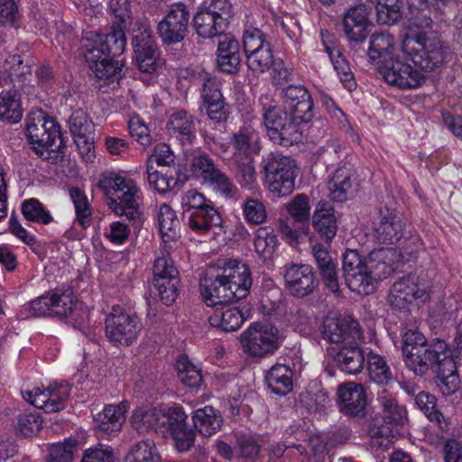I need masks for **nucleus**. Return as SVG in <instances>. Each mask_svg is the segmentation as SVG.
Instances as JSON below:
<instances>
[{
    "label": "nucleus",
    "instance_id": "nucleus-3",
    "mask_svg": "<svg viewBox=\"0 0 462 462\" xmlns=\"http://www.w3.org/2000/svg\"><path fill=\"white\" fill-rule=\"evenodd\" d=\"M125 43V36L120 30L107 34L88 32L83 36L82 54L96 77L105 84L118 83L123 64L117 59H109V56L123 53Z\"/></svg>",
    "mask_w": 462,
    "mask_h": 462
},
{
    "label": "nucleus",
    "instance_id": "nucleus-56",
    "mask_svg": "<svg viewBox=\"0 0 462 462\" xmlns=\"http://www.w3.org/2000/svg\"><path fill=\"white\" fill-rule=\"evenodd\" d=\"M128 462H161L153 441L143 440L136 443L127 457Z\"/></svg>",
    "mask_w": 462,
    "mask_h": 462
},
{
    "label": "nucleus",
    "instance_id": "nucleus-55",
    "mask_svg": "<svg viewBox=\"0 0 462 462\" xmlns=\"http://www.w3.org/2000/svg\"><path fill=\"white\" fill-rule=\"evenodd\" d=\"M178 378L189 387H197L202 381L200 371L190 363L187 356H180L176 363Z\"/></svg>",
    "mask_w": 462,
    "mask_h": 462
},
{
    "label": "nucleus",
    "instance_id": "nucleus-8",
    "mask_svg": "<svg viewBox=\"0 0 462 462\" xmlns=\"http://www.w3.org/2000/svg\"><path fill=\"white\" fill-rule=\"evenodd\" d=\"M25 134L35 152L55 151L60 147L61 133L58 123L42 110L32 111L25 120Z\"/></svg>",
    "mask_w": 462,
    "mask_h": 462
},
{
    "label": "nucleus",
    "instance_id": "nucleus-13",
    "mask_svg": "<svg viewBox=\"0 0 462 462\" xmlns=\"http://www.w3.org/2000/svg\"><path fill=\"white\" fill-rule=\"evenodd\" d=\"M179 282V273L169 252L162 251L153 264V285L165 305H171L177 299Z\"/></svg>",
    "mask_w": 462,
    "mask_h": 462
},
{
    "label": "nucleus",
    "instance_id": "nucleus-16",
    "mask_svg": "<svg viewBox=\"0 0 462 462\" xmlns=\"http://www.w3.org/2000/svg\"><path fill=\"white\" fill-rule=\"evenodd\" d=\"M23 398L38 409L46 412H56L65 406L69 395V386L66 383H52L46 390L34 388L23 392Z\"/></svg>",
    "mask_w": 462,
    "mask_h": 462
},
{
    "label": "nucleus",
    "instance_id": "nucleus-5",
    "mask_svg": "<svg viewBox=\"0 0 462 462\" xmlns=\"http://www.w3.org/2000/svg\"><path fill=\"white\" fill-rule=\"evenodd\" d=\"M402 353L407 367L416 374L438 368L452 355L445 341L435 339L428 343L423 334L417 329H409L403 334Z\"/></svg>",
    "mask_w": 462,
    "mask_h": 462
},
{
    "label": "nucleus",
    "instance_id": "nucleus-23",
    "mask_svg": "<svg viewBox=\"0 0 462 462\" xmlns=\"http://www.w3.org/2000/svg\"><path fill=\"white\" fill-rule=\"evenodd\" d=\"M340 411L347 415H358L366 405V392L361 383L347 382L337 388Z\"/></svg>",
    "mask_w": 462,
    "mask_h": 462
},
{
    "label": "nucleus",
    "instance_id": "nucleus-38",
    "mask_svg": "<svg viewBox=\"0 0 462 462\" xmlns=\"http://www.w3.org/2000/svg\"><path fill=\"white\" fill-rule=\"evenodd\" d=\"M192 420L197 430L205 437L215 434L222 425L220 414L211 406L196 410Z\"/></svg>",
    "mask_w": 462,
    "mask_h": 462
},
{
    "label": "nucleus",
    "instance_id": "nucleus-58",
    "mask_svg": "<svg viewBox=\"0 0 462 462\" xmlns=\"http://www.w3.org/2000/svg\"><path fill=\"white\" fill-rule=\"evenodd\" d=\"M217 169L211 158L206 153L195 155L190 162L189 171L192 176L199 180L202 184Z\"/></svg>",
    "mask_w": 462,
    "mask_h": 462
},
{
    "label": "nucleus",
    "instance_id": "nucleus-29",
    "mask_svg": "<svg viewBox=\"0 0 462 462\" xmlns=\"http://www.w3.org/2000/svg\"><path fill=\"white\" fill-rule=\"evenodd\" d=\"M158 228L165 247L171 248L180 237V223L175 211L168 204L160 205L157 211Z\"/></svg>",
    "mask_w": 462,
    "mask_h": 462
},
{
    "label": "nucleus",
    "instance_id": "nucleus-14",
    "mask_svg": "<svg viewBox=\"0 0 462 462\" xmlns=\"http://www.w3.org/2000/svg\"><path fill=\"white\" fill-rule=\"evenodd\" d=\"M143 324L135 315L110 313L106 318V336L115 345L129 346L142 331Z\"/></svg>",
    "mask_w": 462,
    "mask_h": 462
},
{
    "label": "nucleus",
    "instance_id": "nucleus-41",
    "mask_svg": "<svg viewBox=\"0 0 462 462\" xmlns=\"http://www.w3.org/2000/svg\"><path fill=\"white\" fill-rule=\"evenodd\" d=\"M162 406L152 407L149 405L138 407L133 412L131 423L139 431H146L150 429L157 430L161 427Z\"/></svg>",
    "mask_w": 462,
    "mask_h": 462
},
{
    "label": "nucleus",
    "instance_id": "nucleus-52",
    "mask_svg": "<svg viewBox=\"0 0 462 462\" xmlns=\"http://www.w3.org/2000/svg\"><path fill=\"white\" fill-rule=\"evenodd\" d=\"M236 163V178L244 188L252 189L256 184V171L252 157L245 156L243 159H234Z\"/></svg>",
    "mask_w": 462,
    "mask_h": 462
},
{
    "label": "nucleus",
    "instance_id": "nucleus-11",
    "mask_svg": "<svg viewBox=\"0 0 462 462\" xmlns=\"http://www.w3.org/2000/svg\"><path fill=\"white\" fill-rule=\"evenodd\" d=\"M343 273L348 288L359 294L373 293L378 282L368 264L356 250L347 249L343 254Z\"/></svg>",
    "mask_w": 462,
    "mask_h": 462
},
{
    "label": "nucleus",
    "instance_id": "nucleus-35",
    "mask_svg": "<svg viewBox=\"0 0 462 462\" xmlns=\"http://www.w3.org/2000/svg\"><path fill=\"white\" fill-rule=\"evenodd\" d=\"M353 174L347 168H338L332 179L328 182L331 199L343 202L353 196L356 186L352 180Z\"/></svg>",
    "mask_w": 462,
    "mask_h": 462
},
{
    "label": "nucleus",
    "instance_id": "nucleus-28",
    "mask_svg": "<svg viewBox=\"0 0 462 462\" xmlns=\"http://www.w3.org/2000/svg\"><path fill=\"white\" fill-rule=\"evenodd\" d=\"M312 254L325 285L332 292H337L339 289L337 263L329 252L324 245L315 244Z\"/></svg>",
    "mask_w": 462,
    "mask_h": 462
},
{
    "label": "nucleus",
    "instance_id": "nucleus-1",
    "mask_svg": "<svg viewBox=\"0 0 462 462\" xmlns=\"http://www.w3.org/2000/svg\"><path fill=\"white\" fill-rule=\"evenodd\" d=\"M431 24L430 17L421 14L410 20L401 42L387 32L371 36L367 55L386 83L402 90L418 88L426 73L442 64L443 46Z\"/></svg>",
    "mask_w": 462,
    "mask_h": 462
},
{
    "label": "nucleus",
    "instance_id": "nucleus-39",
    "mask_svg": "<svg viewBox=\"0 0 462 462\" xmlns=\"http://www.w3.org/2000/svg\"><path fill=\"white\" fill-rule=\"evenodd\" d=\"M23 117V108L17 89L0 93V121L15 124Z\"/></svg>",
    "mask_w": 462,
    "mask_h": 462
},
{
    "label": "nucleus",
    "instance_id": "nucleus-26",
    "mask_svg": "<svg viewBox=\"0 0 462 462\" xmlns=\"http://www.w3.org/2000/svg\"><path fill=\"white\" fill-rule=\"evenodd\" d=\"M285 102L295 120L307 123L313 117V102L309 91L302 86H289L284 91Z\"/></svg>",
    "mask_w": 462,
    "mask_h": 462
},
{
    "label": "nucleus",
    "instance_id": "nucleus-21",
    "mask_svg": "<svg viewBox=\"0 0 462 462\" xmlns=\"http://www.w3.org/2000/svg\"><path fill=\"white\" fill-rule=\"evenodd\" d=\"M402 258L399 249L390 246L375 248L364 257L377 282L390 276Z\"/></svg>",
    "mask_w": 462,
    "mask_h": 462
},
{
    "label": "nucleus",
    "instance_id": "nucleus-6",
    "mask_svg": "<svg viewBox=\"0 0 462 462\" xmlns=\"http://www.w3.org/2000/svg\"><path fill=\"white\" fill-rule=\"evenodd\" d=\"M377 400L382 407L383 420L377 419L372 423L369 429L370 444L373 448L385 450L396 439L398 425L403 422L406 411L386 389L378 393Z\"/></svg>",
    "mask_w": 462,
    "mask_h": 462
},
{
    "label": "nucleus",
    "instance_id": "nucleus-19",
    "mask_svg": "<svg viewBox=\"0 0 462 462\" xmlns=\"http://www.w3.org/2000/svg\"><path fill=\"white\" fill-rule=\"evenodd\" d=\"M189 14L182 4H174L158 24V32L163 42L175 43L186 35Z\"/></svg>",
    "mask_w": 462,
    "mask_h": 462
},
{
    "label": "nucleus",
    "instance_id": "nucleus-40",
    "mask_svg": "<svg viewBox=\"0 0 462 462\" xmlns=\"http://www.w3.org/2000/svg\"><path fill=\"white\" fill-rule=\"evenodd\" d=\"M438 386L444 395L456 393L459 387V377L453 356H449L437 368Z\"/></svg>",
    "mask_w": 462,
    "mask_h": 462
},
{
    "label": "nucleus",
    "instance_id": "nucleus-64",
    "mask_svg": "<svg viewBox=\"0 0 462 462\" xmlns=\"http://www.w3.org/2000/svg\"><path fill=\"white\" fill-rule=\"evenodd\" d=\"M128 129L130 134L141 145L148 146L152 143L150 129L145 122L137 115L130 117L128 121Z\"/></svg>",
    "mask_w": 462,
    "mask_h": 462
},
{
    "label": "nucleus",
    "instance_id": "nucleus-25",
    "mask_svg": "<svg viewBox=\"0 0 462 462\" xmlns=\"http://www.w3.org/2000/svg\"><path fill=\"white\" fill-rule=\"evenodd\" d=\"M344 32L350 41L364 42L370 32L368 10L365 5L350 8L344 16Z\"/></svg>",
    "mask_w": 462,
    "mask_h": 462
},
{
    "label": "nucleus",
    "instance_id": "nucleus-59",
    "mask_svg": "<svg viewBox=\"0 0 462 462\" xmlns=\"http://www.w3.org/2000/svg\"><path fill=\"white\" fill-rule=\"evenodd\" d=\"M186 419L187 414L182 407L162 405L161 426L167 427L171 433L187 425Z\"/></svg>",
    "mask_w": 462,
    "mask_h": 462
},
{
    "label": "nucleus",
    "instance_id": "nucleus-49",
    "mask_svg": "<svg viewBox=\"0 0 462 462\" xmlns=\"http://www.w3.org/2000/svg\"><path fill=\"white\" fill-rule=\"evenodd\" d=\"M416 406L430 420L436 421L439 427L445 430L448 426L443 415L436 410V398L425 392H419L414 398Z\"/></svg>",
    "mask_w": 462,
    "mask_h": 462
},
{
    "label": "nucleus",
    "instance_id": "nucleus-17",
    "mask_svg": "<svg viewBox=\"0 0 462 462\" xmlns=\"http://www.w3.org/2000/svg\"><path fill=\"white\" fill-rule=\"evenodd\" d=\"M323 337L331 343L351 344L362 337L356 320L342 316H327L323 322Z\"/></svg>",
    "mask_w": 462,
    "mask_h": 462
},
{
    "label": "nucleus",
    "instance_id": "nucleus-61",
    "mask_svg": "<svg viewBox=\"0 0 462 462\" xmlns=\"http://www.w3.org/2000/svg\"><path fill=\"white\" fill-rule=\"evenodd\" d=\"M69 127L74 138L91 135L93 133L92 121L83 110H76L72 113L69 120Z\"/></svg>",
    "mask_w": 462,
    "mask_h": 462
},
{
    "label": "nucleus",
    "instance_id": "nucleus-32",
    "mask_svg": "<svg viewBox=\"0 0 462 462\" xmlns=\"http://www.w3.org/2000/svg\"><path fill=\"white\" fill-rule=\"evenodd\" d=\"M335 361L340 370L346 374H356L360 373L364 367L365 355L358 346V341L343 344V346L335 356Z\"/></svg>",
    "mask_w": 462,
    "mask_h": 462
},
{
    "label": "nucleus",
    "instance_id": "nucleus-20",
    "mask_svg": "<svg viewBox=\"0 0 462 462\" xmlns=\"http://www.w3.org/2000/svg\"><path fill=\"white\" fill-rule=\"evenodd\" d=\"M427 294V285L415 275H409L397 281L389 294L390 304L399 310L408 308L416 299H423Z\"/></svg>",
    "mask_w": 462,
    "mask_h": 462
},
{
    "label": "nucleus",
    "instance_id": "nucleus-2",
    "mask_svg": "<svg viewBox=\"0 0 462 462\" xmlns=\"http://www.w3.org/2000/svg\"><path fill=\"white\" fill-rule=\"evenodd\" d=\"M251 286L249 267L236 259L223 260L210 266L199 283L202 299L211 307L245 298Z\"/></svg>",
    "mask_w": 462,
    "mask_h": 462
},
{
    "label": "nucleus",
    "instance_id": "nucleus-47",
    "mask_svg": "<svg viewBox=\"0 0 462 462\" xmlns=\"http://www.w3.org/2000/svg\"><path fill=\"white\" fill-rule=\"evenodd\" d=\"M171 132L182 143H189L194 136L193 120L186 112L179 111L170 119Z\"/></svg>",
    "mask_w": 462,
    "mask_h": 462
},
{
    "label": "nucleus",
    "instance_id": "nucleus-42",
    "mask_svg": "<svg viewBox=\"0 0 462 462\" xmlns=\"http://www.w3.org/2000/svg\"><path fill=\"white\" fill-rule=\"evenodd\" d=\"M254 246L255 253L263 260L272 259L278 247L274 230L270 226L259 227L254 234Z\"/></svg>",
    "mask_w": 462,
    "mask_h": 462
},
{
    "label": "nucleus",
    "instance_id": "nucleus-15",
    "mask_svg": "<svg viewBox=\"0 0 462 462\" xmlns=\"http://www.w3.org/2000/svg\"><path fill=\"white\" fill-rule=\"evenodd\" d=\"M134 59L138 69L152 73L160 66L159 53L149 25L142 23L133 40Z\"/></svg>",
    "mask_w": 462,
    "mask_h": 462
},
{
    "label": "nucleus",
    "instance_id": "nucleus-24",
    "mask_svg": "<svg viewBox=\"0 0 462 462\" xmlns=\"http://www.w3.org/2000/svg\"><path fill=\"white\" fill-rule=\"evenodd\" d=\"M403 223L393 211L380 212L374 221V237L379 244L394 245L402 236Z\"/></svg>",
    "mask_w": 462,
    "mask_h": 462
},
{
    "label": "nucleus",
    "instance_id": "nucleus-45",
    "mask_svg": "<svg viewBox=\"0 0 462 462\" xmlns=\"http://www.w3.org/2000/svg\"><path fill=\"white\" fill-rule=\"evenodd\" d=\"M6 65L9 66L10 75L14 81V87L21 89H25L29 94L32 88L28 83L31 79L30 67L23 63L20 55H12L6 60Z\"/></svg>",
    "mask_w": 462,
    "mask_h": 462
},
{
    "label": "nucleus",
    "instance_id": "nucleus-36",
    "mask_svg": "<svg viewBox=\"0 0 462 462\" xmlns=\"http://www.w3.org/2000/svg\"><path fill=\"white\" fill-rule=\"evenodd\" d=\"M313 226L321 236L330 242L337 231V219L334 209L325 203H319L313 214Z\"/></svg>",
    "mask_w": 462,
    "mask_h": 462
},
{
    "label": "nucleus",
    "instance_id": "nucleus-46",
    "mask_svg": "<svg viewBox=\"0 0 462 462\" xmlns=\"http://www.w3.org/2000/svg\"><path fill=\"white\" fill-rule=\"evenodd\" d=\"M369 378L378 384H387L393 380L392 371L383 356L370 352L367 354Z\"/></svg>",
    "mask_w": 462,
    "mask_h": 462
},
{
    "label": "nucleus",
    "instance_id": "nucleus-57",
    "mask_svg": "<svg viewBox=\"0 0 462 462\" xmlns=\"http://www.w3.org/2000/svg\"><path fill=\"white\" fill-rule=\"evenodd\" d=\"M400 0H377V20L382 24H393L401 18Z\"/></svg>",
    "mask_w": 462,
    "mask_h": 462
},
{
    "label": "nucleus",
    "instance_id": "nucleus-27",
    "mask_svg": "<svg viewBox=\"0 0 462 462\" xmlns=\"http://www.w3.org/2000/svg\"><path fill=\"white\" fill-rule=\"evenodd\" d=\"M53 301V316L69 317L83 322L88 317V311L83 309L82 303L76 300L70 288L55 290L51 291Z\"/></svg>",
    "mask_w": 462,
    "mask_h": 462
},
{
    "label": "nucleus",
    "instance_id": "nucleus-48",
    "mask_svg": "<svg viewBox=\"0 0 462 462\" xmlns=\"http://www.w3.org/2000/svg\"><path fill=\"white\" fill-rule=\"evenodd\" d=\"M208 208L202 210V212H190L188 217L189 227L200 234L208 233L210 230H213V232L217 234L215 229H221L223 222L222 217L217 210L218 221L211 220V217L208 215Z\"/></svg>",
    "mask_w": 462,
    "mask_h": 462
},
{
    "label": "nucleus",
    "instance_id": "nucleus-43",
    "mask_svg": "<svg viewBox=\"0 0 462 462\" xmlns=\"http://www.w3.org/2000/svg\"><path fill=\"white\" fill-rule=\"evenodd\" d=\"M21 212L28 222L48 226L53 221L51 211L35 198L24 199L21 203Z\"/></svg>",
    "mask_w": 462,
    "mask_h": 462
},
{
    "label": "nucleus",
    "instance_id": "nucleus-54",
    "mask_svg": "<svg viewBox=\"0 0 462 462\" xmlns=\"http://www.w3.org/2000/svg\"><path fill=\"white\" fill-rule=\"evenodd\" d=\"M109 9L115 17L112 30H120L125 34V30L128 29L131 23V11L129 9L128 0H109Z\"/></svg>",
    "mask_w": 462,
    "mask_h": 462
},
{
    "label": "nucleus",
    "instance_id": "nucleus-51",
    "mask_svg": "<svg viewBox=\"0 0 462 462\" xmlns=\"http://www.w3.org/2000/svg\"><path fill=\"white\" fill-rule=\"evenodd\" d=\"M69 195L75 208L77 221L83 228L88 227L91 224L92 213L86 194L79 188H72Z\"/></svg>",
    "mask_w": 462,
    "mask_h": 462
},
{
    "label": "nucleus",
    "instance_id": "nucleus-63",
    "mask_svg": "<svg viewBox=\"0 0 462 462\" xmlns=\"http://www.w3.org/2000/svg\"><path fill=\"white\" fill-rule=\"evenodd\" d=\"M147 181L149 187L159 193L167 192L177 183L174 178L163 175L152 166L147 167Z\"/></svg>",
    "mask_w": 462,
    "mask_h": 462
},
{
    "label": "nucleus",
    "instance_id": "nucleus-44",
    "mask_svg": "<svg viewBox=\"0 0 462 462\" xmlns=\"http://www.w3.org/2000/svg\"><path fill=\"white\" fill-rule=\"evenodd\" d=\"M181 205L185 213L190 210L191 212H202V210L208 208L209 213L208 215L211 217V220L218 221L214 203L196 189H189L183 194Z\"/></svg>",
    "mask_w": 462,
    "mask_h": 462
},
{
    "label": "nucleus",
    "instance_id": "nucleus-53",
    "mask_svg": "<svg viewBox=\"0 0 462 462\" xmlns=\"http://www.w3.org/2000/svg\"><path fill=\"white\" fill-rule=\"evenodd\" d=\"M296 163L293 159L282 154H271L265 162V173L276 175H297Z\"/></svg>",
    "mask_w": 462,
    "mask_h": 462
},
{
    "label": "nucleus",
    "instance_id": "nucleus-22",
    "mask_svg": "<svg viewBox=\"0 0 462 462\" xmlns=\"http://www.w3.org/2000/svg\"><path fill=\"white\" fill-rule=\"evenodd\" d=\"M203 81L200 108L202 111H206L211 120L220 122L226 118V112L219 89V82L208 76L203 79Z\"/></svg>",
    "mask_w": 462,
    "mask_h": 462
},
{
    "label": "nucleus",
    "instance_id": "nucleus-37",
    "mask_svg": "<svg viewBox=\"0 0 462 462\" xmlns=\"http://www.w3.org/2000/svg\"><path fill=\"white\" fill-rule=\"evenodd\" d=\"M292 372L289 365L277 363L265 374V382L269 389L280 395H284L291 390Z\"/></svg>",
    "mask_w": 462,
    "mask_h": 462
},
{
    "label": "nucleus",
    "instance_id": "nucleus-18",
    "mask_svg": "<svg viewBox=\"0 0 462 462\" xmlns=\"http://www.w3.org/2000/svg\"><path fill=\"white\" fill-rule=\"evenodd\" d=\"M282 274L286 289L297 297L311 293L318 284L313 269L309 264H287L283 267Z\"/></svg>",
    "mask_w": 462,
    "mask_h": 462
},
{
    "label": "nucleus",
    "instance_id": "nucleus-33",
    "mask_svg": "<svg viewBox=\"0 0 462 462\" xmlns=\"http://www.w3.org/2000/svg\"><path fill=\"white\" fill-rule=\"evenodd\" d=\"M217 60V66L222 71L236 72L241 62L238 41L225 35L218 43Z\"/></svg>",
    "mask_w": 462,
    "mask_h": 462
},
{
    "label": "nucleus",
    "instance_id": "nucleus-10",
    "mask_svg": "<svg viewBox=\"0 0 462 462\" xmlns=\"http://www.w3.org/2000/svg\"><path fill=\"white\" fill-rule=\"evenodd\" d=\"M282 342V337L278 329L269 323H253L240 335L243 351L254 357L273 353Z\"/></svg>",
    "mask_w": 462,
    "mask_h": 462
},
{
    "label": "nucleus",
    "instance_id": "nucleus-31",
    "mask_svg": "<svg viewBox=\"0 0 462 462\" xmlns=\"http://www.w3.org/2000/svg\"><path fill=\"white\" fill-rule=\"evenodd\" d=\"M216 308L209 315V324L224 331L238 329L246 319L245 313L237 307L226 306L224 304Z\"/></svg>",
    "mask_w": 462,
    "mask_h": 462
},
{
    "label": "nucleus",
    "instance_id": "nucleus-62",
    "mask_svg": "<svg viewBox=\"0 0 462 462\" xmlns=\"http://www.w3.org/2000/svg\"><path fill=\"white\" fill-rule=\"evenodd\" d=\"M243 211L245 219L254 225L262 224L267 217L265 206L256 199H247L244 202Z\"/></svg>",
    "mask_w": 462,
    "mask_h": 462
},
{
    "label": "nucleus",
    "instance_id": "nucleus-34",
    "mask_svg": "<svg viewBox=\"0 0 462 462\" xmlns=\"http://www.w3.org/2000/svg\"><path fill=\"white\" fill-rule=\"evenodd\" d=\"M126 410L125 403L106 405L95 417V428L105 433L119 430L125 422Z\"/></svg>",
    "mask_w": 462,
    "mask_h": 462
},
{
    "label": "nucleus",
    "instance_id": "nucleus-30",
    "mask_svg": "<svg viewBox=\"0 0 462 462\" xmlns=\"http://www.w3.org/2000/svg\"><path fill=\"white\" fill-rule=\"evenodd\" d=\"M234 148L233 159H243L245 156L252 157L260 151L259 134L250 125H245L234 134L232 137Z\"/></svg>",
    "mask_w": 462,
    "mask_h": 462
},
{
    "label": "nucleus",
    "instance_id": "nucleus-7",
    "mask_svg": "<svg viewBox=\"0 0 462 462\" xmlns=\"http://www.w3.org/2000/svg\"><path fill=\"white\" fill-rule=\"evenodd\" d=\"M261 105L263 124L268 136L273 143L287 146L300 139L299 125L304 121L295 120L291 112L288 115L268 97H262Z\"/></svg>",
    "mask_w": 462,
    "mask_h": 462
},
{
    "label": "nucleus",
    "instance_id": "nucleus-12",
    "mask_svg": "<svg viewBox=\"0 0 462 462\" xmlns=\"http://www.w3.org/2000/svg\"><path fill=\"white\" fill-rule=\"evenodd\" d=\"M243 45L248 68L254 73H264L274 65V55L264 34L256 28L245 31Z\"/></svg>",
    "mask_w": 462,
    "mask_h": 462
},
{
    "label": "nucleus",
    "instance_id": "nucleus-60",
    "mask_svg": "<svg viewBox=\"0 0 462 462\" xmlns=\"http://www.w3.org/2000/svg\"><path fill=\"white\" fill-rule=\"evenodd\" d=\"M326 51L333 63L335 70L340 78V80L348 89H352V88L355 87V82L353 80V74L346 59L337 49H332L326 46Z\"/></svg>",
    "mask_w": 462,
    "mask_h": 462
},
{
    "label": "nucleus",
    "instance_id": "nucleus-50",
    "mask_svg": "<svg viewBox=\"0 0 462 462\" xmlns=\"http://www.w3.org/2000/svg\"><path fill=\"white\" fill-rule=\"evenodd\" d=\"M296 175H276L265 173V184L268 190L276 197L291 194L295 186Z\"/></svg>",
    "mask_w": 462,
    "mask_h": 462
},
{
    "label": "nucleus",
    "instance_id": "nucleus-4",
    "mask_svg": "<svg viewBox=\"0 0 462 462\" xmlns=\"http://www.w3.org/2000/svg\"><path fill=\"white\" fill-rule=\"evenodd\" d=\"M106 205L116 216L129 219L140 217L141 190L136 183L121 171H106L98 180Z\"/></svg>",
    "mask_w": 462,
    "mask_h": 462
},
{
    "label": "nucleus",
    "instance_id": "nucleus-9",
    "mask_svg": "<svg viewBox=\"0 0 462 462\" xmlns=\"http://www.w3.org/2000/svg\"><path fill=\"white\" fill-rule=\"evenodd\" d=\"M231 15L232 5L227 0H205L194 16L197 33L203 38L221 34Z\"/></svg>",
    "mask_w": 462,
    "mask_h": 462
}]
</instances>
